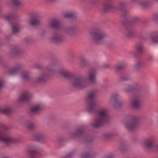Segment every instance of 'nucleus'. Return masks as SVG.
Masks as SVG:
<instances>
[{"label":"nucleus","instance_id":"1","mask_svg":"<svg viewBox=\"0 0 158 158\" xmlns=\"http://www.w3.org/2000/svg\"><path fill=\"white\" fill-rule=\"evenodd\" d=\"M60 74L64 78L68 79H73V81L71 83L72 87L75 89H82L86 86V78L84 77H76L66 70H60Z\"/></svg>","mask_w":158,"mask_h":158},{"label":"nucleus","instance_id":"2","mask_svg":"<svg viewBox=\"0 0 158 158\" xmlns=\"http://www.w3.org/2000/svg\"><path fill=\"white\" fill-rule=\"evenodd\" d=\"M92 40L94 44L100 45L104 44L107 35L103 32L100 28H93L90 32Z\"/></svg>","mask_w":158,"mask_h":158},{"label":"nucleus","instance_id":"3","mask_svg":"<svg viewBox=\"0 0 158 158\" xmlns=\"http://www.w3.org/2000/svg\"><path fill=\"white\" fill-rule=\"evenodd\" d=\"M109 121V118L107 113L106 110H103L98 113V116L95 119L93 126L95 128H98L108 123Z\"/></svg>","mask_w":158,"mask_h":158},{"label":"nucleus","instance_id":"4","mask_svg":"<svg viewBox=\"0 0 158 158\" xmlns=\"http://www.w3.org/2000/svg\"><path fill=\"white\" fill-rule=\"evenodd\" d=\"M140 120L139 117L130 115L128 117V121L125 124V127L130 131L135 130L139 126Z\"/></svg>","mask_w":158,"mask_h":158},{"label":"nucleus","instance_id":"5","mask_svg":"<svg viewBox=\"0 0 158 158\" xmlns=\"http://www.w3.org/2000/svg\"><path fill=\"white\" fill-rule=\"evenodd\" d=\"M0 141L5 143L6 145L17 144L23 142V140L21 139L6 136V133L4 131L1 130H0Z\"/></svg>","mask_w":158,"mask_h":158},{"label":"nucleus","instance_id":"6","mask_svg":"<svg viewBox=\"0 0 158 158\" xmlns=\"http://www.w3.org/2000/svg\"><path fill=\"white\" fill-rule=\"evenodd\" d=\"M55 64H50L46 69V71L41 74L38 76L36 79V82L38 83L44 84L46 82L48 78L49 77L48 73H52L54 72Z\"/></svg>","mask_w":158,"mask_h":158},{"label":"nucleus","instance_id":"7","mask_svg":"<svg viewBox=\"0 0 158 158\" xmlns=\"http://www.w3.org/2000/svg\"><path fill=\"white\" fill-rule=\"evenodd\" d=\"M96 93L94 91L90 92L87 96L89 99L87 105V110L89 112L91 113L96 110V106L97 105L96 102L94 99L96 95Z\"/></svg>","mask_w":158,"mask_h":158},{"label":"nucleus","instance_id":"8","mask_svg":"<svg viewBox=\"0 0 158 158\" xmlns=\"http://www.w3.org/2000/svg\"><path fill=\"white\" fill-rule=\"evenodd\" d=\"M29 24L30 26L36 27L41 25V22L39 20L40 16L37 13H31L30 15Z\"/></svg>","mask_w":158,"mask_h":158},{"label":"nucleus","instance_id":"9","mask_svg":"<svg viewBox=\"0 0 158 158\" xmlns=\"http://www.w3.org/2000/svg\"><path fill=\"white\" fill-rule=\"evenodd\" d=\"M110 102L113 104V107L114 108H119L123 105V103L119 100L118 95L116 93L112 94L110 98Z\"/></svg>","mask_w":158,"mask_h":158},{"label":"nucleus","instance_id":"10","mask_svg":"<svg viewBox=\"0 0 158 158\" xmlns=\"http://www.w3.org/2000/svg\"><path fill=\"white\" fill-rule=\"evenodd\" d=\"M132 106L135 109H138L140 107L142 101L140 94H135L132 98Z\"/></svg>","mask_w":158,"mask_h":158},{"label":"nucleus","instance_id":"11","mask_svg":"<svg viewBox=\"0 0 158 158\" xmlns=\"http://www.w3.org/2000/svg\"><path fill=\"white\" fill-rule=\"evenodd\" d=\"M51 41L56 44H60L63 42L64 37L61 34L57 32H54L51 38Z\"/></svg>","mask_w":158,"mask_h":158},{"label":"nucleus","instance_id":"12","mask_svg":"<svg viewBox=\"0 0 158 158\" xmlns=\"http://www.w3.org/2000/svg\"><path fill=\"white\" fill-rule=\"evenodd\" d=\"M86 134V131L84 128H77L74 132L71 134V136L72 138L75 139L79 137L81 140Z\"/></svg>","mask_w":158,"mask_h":158},{"label":"nucleus","instance_id":"13","mask_svg":"<svg viewBox=\"0 0 158 158\" xmlns=\"http://www.w3.org/2000/svg\"><path fill=\"white\" fill-rule=\"evenodd\" d=\"M32 96L29 93L24 92L22 93L18 99L19 103H27L31 100Z\"/></svg>","mask_w":158,"mask_h":158},{"label":"nucleus","instance_id":"14","mask_svg":"<svg viewBox=\"0 0 158 158\" xmlns=\"http://www.w3.org/2000/svg\"><path fill=\"white\" fill-rule=\"evenodd\" d=\"M41 149L35 146L33 147L32 148H29L26 150V152L28 156L31 158H35L36 156L41 152Z\"/></svg>","mask_w":158,"mask_h":158},{"label":"nucleus","instance_id":"15","mask_svg":"<svg viewBox=\"0 0 158 158\" xmlns=\"http://www.w3.org/2000/svg\"><path fill=\"white\" fill-rule=\"evenodd\" d=\"M136 59L135 63L134 66V70L137 72H139L144 66L143 59L141 57H135Z\"/></svg>","mask_w":158,"mask_h":158},{"label":"nucleus","instance_id":"16","mask_svg":"<svg viewBox=\"0 0 158 158\" xmlns=\"http://www.w3.org/2000/svg\"><path fill=\"white\" fill-rule=\"evenodd\" d=\"M135 51L133 54L134 57H140L141 55L144 53L143 45L142 44H138L135 46Z\"/></svg>","mask_w":158,"mask_h":158},{"label":"nucleus","instance_id":"17","mask_svg":"<svg viewBox=\"0 0 158 158\" xmlns=\"http://www.w3.org/2000/svg\"><path fill=\"white\" fill-rule=\"evenodd\" d=\"M155 139L153 137H150L145 139L144 141V147L148 149H152L155 146Z\"/></svg>","mask_w":158,"mask_h":158},{"label":"nucleus","instance_id":"18","mask_svg":"<svg viewBox=\"0 0 158 158\" xmlns=\"http://www.w3.org/2000/svg\"><path fill=\"white\" fill-rule=\"evenodd\" d=\"M112 0H106L103 4V10L107 12L114 8Z\"/></svg>","mask_w":158,"mask_h":158},{"label":"nucleus","instance_id":"19","mask_svg":"<svg viewBox=\"0 0 158 158\" xmlns=\"http://www.w3.org/2000/svg\"><path fill=\"white\" fill-rule=\"evenodd\" d=\"M23 66V65L20 64H16L14 68L10 70L9 74L10 75H14L18 73Z\"/></svg>","mask_w":158,"mask_h":158},{"label":"nucleus","instance_id":"20","mask_svg":"<svg viewBox=\"0 0 158 158\" xmlns=\"http://www.w3.org/2000/svg\"><path fill=\"white\" fill-rule=\"evenodd\" d=\"M127 4V3L123 1H120L119 2V8L121 10L123 13L122 16L124 19L126 17L128 13L127 9L125 7V6Z\"/></svg>","mask_w":158,"mask_h":158},{"label":"nucleus","instance_id":"21","mask_svg":"<svg viewBox=\"0 0 158 158\" xmlns=\"http://www.w3.org/2000/svg\"><path fill=\"white\" fill-rule=\"evenodd\" d=\"M76 28L77 27L75 26L67 27L64 28V31L68 35H72L76 33Z\"/></svg>","mask_w":158,"mask_h":158},{"label":"nucleus","instance_id":"22","mask_svg":"<svg viewBox=\"0 0 158 158\" xmlns=\"http://www.w3.org/2000/svg\"><path fill=\"white\" fill-rule=\"evenodd\" d=\"M40 105H37L31 107L29 109L28 113L30 115L33 116L36 115L39 112L41 109Z\"/></svg>","mask_w":158,"mask_h":158},{"label":"nucleus","instance_id":"23","mask_svg":"<svg viewBox=\"0 0 158 158\" xmlns=\"http://www.w3.org/2000/svg\"><path fill=\"white\" fill-rule=\"evenodd\" d=\"M139 20V19L137 17L134 18L131 21H129L127 19H125L123 22V25L126 27L128 26H131L137 23Z\"/></svg>","mask_w":158,"mask_h":158},{"label":"nucleus","instance_id":"24","mask_svg":"<svg viewBox=\"0 0 158 158\" xmlns=\"http://www.w3.org/2000/svg\"><path fill=\"white\" fill-rule=\"evenodd\" d=\"M63 16L65 19L71 21L76 20L77 19L75 14L72 12H64L63 14Z\"/></svg>","mask_w":158,"mask_h":158},{"label":"nucleus","instance_id":"25","mask_svg":"<svg viewBox=\"0 0 158 158\" xmlns=\"http://www.w3.org/2000/svg\"><path fill=\"white\" fill-rule=\"evenodd\" d=\"M12 27V31L15 34L18 33L19 31V23L17 22H10Z\"/></svg>","mask_w":158,"mask_h":158},{"label":"nucleus","instance_id":"26","mask_svg":"<svg viewBox=\"0 0 158 158\" xmlns=\"http://www.w3.org/2000/svg\"><path fill=\"white\" fill-rule=\"evenodd\" d=\"M50 26L52 28L56 30H59L62 27L60 23L56 20H54L52 21L50 24Z\"/></svg>","mask_w":158,"mask_h":158},{"label":"nucleus","instance_id":"27","mask_svg":"<svg viewBox=\"0 0 158 158\" xmlns=\"http://www.w3.org/2000/svg\"><path fill=\"white\" fill-rule=\"evenodd\" d=\"M96 73V70L94 69L91 70L89 72L88 78L92 82H95Z\"/></svg>","mask_w":158,"mask_h":158},{"label":"nucleus","instance_id":"28","mask_svg":"<svg viewBox=\"0 0 158 158\" xmlns=\"http://www.w3.org/2000/svg\"><path fill=\"white\" fill-rule=\"evenodd\" d=\"M33 139L37 142H43L45 140V137L42 134H37L34 135Z\"/></svg>","mask_w":158,"mask_h":158},{"label":"nucleus","instance_id":"29","mask_svg":"<svg viewBox=\"0 0 158 158\" xmlns=\"http://www.w3.org/2000/svg\"><path fill=\"white\" fill-rule=\"evenodd\" d=\"M11 53L13 56H16L21 55L22 52L17 46H13L12 48Z\"/></svg>","mask_w":158,"mask_h":158},{"label":"nucleus","instance_id":"30","mask_svg":"<svg viewBox=\"0 0 158 158\" xmlns=\"http://www.w3.org/2000/svg\"><path fill=\"white\" fill-rule=\"evenodd\" d=\"M140 89V88L136 85H128L127 88L126 89V91L127 92H130L132 91H138Z\"/></svg>","mask_w":158,"mask_h":158},{"label":"nucleus","instance_id":"31","mask_svg":"<svg viewBox=\"0 0 158 158\" xmlns=\"http://www.w3.org/2000/svg\"><path fill=\"white\" fill-rule=\"evenodd\" d=\"M94 139L93 137L91 135L85 134L82 141L85 143H91L93 142Z\"/></svg>","mask_w":158,"mask_h":158},{"label":"nucleus","instance_id":"32","mask_svg":"<svg viewBox=\"0 0 158 158\" xmlns=\"http://www.w3.org/2000/svg\"><path fill=\"white\" fill-rule=\"evenodd\" d=\"M21 78L22 80L24 81H27L30 80L31 77L29 72L26 71H23L22 73Z\"/></svg>","mask_w":158,"mask_h":158},{"label":"nucleus","instance_id":"33","mask_svg":"<svg viewBox=\"0 0 158 158\" xmlns=\"http://www.w3.org/2000/svg\"><path fill=\"white\" fill-rule=\"evenodd\" d=\"M120 149V152L122 154H124L128 151V149L125 142L123 141L121 143Z\"/></svg>","mask_w":158,"mask_h":158},{"label":"nucleus","instance_id":"34","mask_svg":"<svg viewBox=\"0 0 158 158\" xmlns=\"http://www.w3.org/2000/svg\"><path fill=\"white\" fill-rule=\"evenodd\" d=\"M135 35V32L133 29H128L125 33V36L127 38L130 39L133 37Z\"/></svg>","mask_w":158,"mask_h":158},{"label":"nucleus","instance_id":"35","mask_svg":"<svg viewBox=\"0 0 158 158\" xmlns=\"http://www.w3.org/2000/svg\"><path fill=\"white\" fill-rule=\"evenodd\" d=\"M18 18V17L16 14L12 12L10 13L8 15L6 16L5 19L7 21H10L11 19H16Z\"/></svg>","mask_w":158,"mask_h":158},{"label":"nucleus","instance_id":"36","mask_svg":"<svg viewBox=\"0 0 158 158\" xmlns=\"http://www.w3.org/2000/svg\"><path fill=\"white\" fill-rule=\"evenodd\" d=\"M80 60L82 66L87 67L90 65V63L83 57H81L80 58Z\"/></svg>","mask_w":158,"mask_h":158},{"label":"nucleus","instance_id":"37","mask_svg":"<svg viewBox=\"0 0 158 158\" xmlns=\"http://www.w3.org/2000/svg\"><path fill=\"white\" fill-rule=\"evenodd\" d=\"M10 1L11 4L15 7H19L22 5L20 0H10Z\"/></svg>","mask_w":158,"mask_h":158},{"label":"nucleus","instance_id":"38","mask_svg":"<svg viewBox=\"0 0 158 158\" xmlns=\"http://www.w3.org/2000/svg\"><path fill=\"white\" fill-rule=\"evenodd\" d=\"M151 39L153 43H158V32L154 33L151 36Z\"/></svg>","mask_w":158,"mask_h":158},{"label":"nucleus","instance_id":"39","mask_svg":"<svg viewBox=\"0 0 158 158\" xmlns=\"http://www.w3.org/2000/svg\"><path fill=\"white\" fill-rule=\"evenodd\" d=\"M94 157V155L89 152H84L81 155V158H93Z\"/></svg>","mask_w":158,"mask_h":158},{"label":"nucleus","instance_id":"40","mask_svg":"<svg viewBox=\"0 0 158 158\" xmlns=\"http://www.w3.org/2000/svg\"><path fill=\"white\" fill-rule=\"evenodd\" d=\"M2 113L5 114H10L12 111L11 109L9 107H6L2 108Z\"/></svg>","mask_w":158,"mask_h":158},{"label":"nucleus","instance_id":"41","mask_svg":"<svg viewBox=\"0 0 158 158\" xmlns=\"http://www.w3.org/2000/svg\"><path fill=\"white\" fill-rule=\"evenodd\" d=\"M139 4L143 8L147 7L150 5V3L148 2H140Z\"/></svg>","mask_w":158,"mask_h":158},{"label":"nucleus","instance_id":"42","mask_svg":"<svg viewBox=\"0 0 158 158\" xmlns=\"http://www.w3.org/2000/svg\"><path fill=\"white\" fill-rule=\"evenodd\" d=\"M125 67V65L124 64L121 65H117L115 67V70L117 71H119L123 69Z\"/></svg>","mask_w":158,"mask_h":158},{"label":"nucleus","instance_id":"43","mask_svg":"<svg viewBox=\"0 0 158 158\" xmlns=\"http://www.w3.org/2000/svg\"><path fill=\"white\" fill-rule=\"evenodd\" d=\"M0 64L4 67H6L7 65V63L2 60V57L1 56H0Z\"/></svg>","mask_w":158,"mask_h":158},{"label":"nucleus","instance_id":"44","mask_svg":"<svg viewBox=\"0 0 158 158\" xmlns=\"http://www.w3.org/2000/svg\"><path fill=\"white\" fill-rule=\"evenodd\" d=\"M28 128L30 130H33L35 128L34 125L32 123H30L27 124Z\"/></svg>","mask_w":158,"mask_h":158},{"label":"nucleus","instance_id":"45","mask_svg":"<svg viewBox=\"0 0 158 158\" xmlns=\"http://www.w3.org/2000/svg\"><path fill=\"white\" fill-rule=\"evenodd\" d=\"M74 151H73L68 153L65 156V158H68L72 157L75 154Z\"/></svg>","mask_w":158,"mask_h":158},{"label":"nucleus","instance_id":"46","mask_svg":"<svg viewBox=\"0 0 158 158\" xmlns=\"http://www.w3.org/2000/svg\"><path fill=\"white\" fill-rule=\"evenodd\" d=\"M129 80L128 77L127 76L121 77L120 78L119 81H126Z\"/></svg>","mask_w":158,"mask_h":158},{"label":"nucleus","instance_id":"47","mask_svg":"<svg viewBox=\"0 0 158 158\" xmlns=\"http://www.w3.org/2000/svg\"><path fill=\"white\" fill-rule=\"evenodd\" d=\"M115 155L113 153H111L105 156V158H113L115 157Z\"/></svg>","mask_w":158,"mask_h":158},{"label":"nucleus","instance_id":"48","mask_svg":"<svg viewBox=\"0 0 158 158\" xmlns=\"http://www.w3.org/2000/svg\"><path fill=\"white\" fill-rule=\"evenodd\" d=\"M111 136V135L109 133H105L103 134V136L106 138H109Z\"/></svg>","mask_w":158,"mask_h":158},{"label":"nucleus","instance_id":"49","mask_svg":"<svg viewBox=\"0 0 158 158\" xmlns=\"http://www.w3.org/2000/svg\"><path fill=\"white\" fill-rule=\"evenodd\" d=\"M25 40L26 43L28 44H30L32 42V40L28 37L26 38Z\"/></svg>","mask_w":158,"mask_h":158},{"label":"nucleus","instance_id":"50","mask_svg":"<svg viewBox=\"0 0 158 158\" xmlns=\"http://www.w3.org/2000/svg\"><path fill=\"white\" fill-rule=\"evenodd\" d=\"M114 44L112 42L108 43L107 44V46L109 48H110L113 47L114 46Z\"/></svg>","mask_w":158,"mask_h":158},{"label":"nucleus","instance_id":"51","mask_svg":"<svg viewBox=\"0 0 158 158\" xmlns=\"http://www.w3.org/2000/svg\"><path fill=\"white\" fill-rule=\"evenodd\" d=\"M46 32L45 31H43L40 34V35L42 37L45 36L46 35Z\"/></svg>","mask_w":158,"mask_h":158},{"label":"nucleus","instance_id":"52","mask_svg":"<svg viewBox=\"0 0 158 158\" xmlns=\"http://www.w3.org/2000/svg\"><path fill=\"white\" fill-rule=\"evenodd\" d=\"M58 140L59 142L61 143L64 141L65 140V139H64L63 138L60 137L58 138Z\"/></svg>","mask_w":158,"mask_h":158},{"label":"nucleus","instance_id":"53","mask_svg":"<svg viewBox=\"0 0 158 158\" xmlns=\"http://www.w3.org/2000/svg\"><path fill=\"white\" fill-rule=\"evenodd\" d=\"M103 67L104 69H106V68H110V66L109 64H105L103 65Z\"/></svg>","mask_w":158,"mask_h":158},{"label":"nucleus","instance_id":"54","mask_svg":"<svg viewBox=\"0 0 158 158\" xmlns=\"http://www.w3.org/2000/svg\"><path fill=\"white\" fill-rule=\"evenodd\" d=\"M154 18L156 21L158 20V14H155L154 16Z\"/></svg>","mask_w":158,"mask_h":158},{"label":"nucleus","instance_id":"55","mask_svg":"<svg viewBox=\"0 0 158 158\" xmlns=\"http://www.w3.org/2000/svg\"><path fill=\"white\" fill-rule=\"evenodd\" d=\"M3 85V81L2 80L0 79V89H1Z\"/></svg>","mask_w":158,"mask_h":158},{"label":"nucleus","instance_id":"56","mask_svg":"<svg viewBox=\"0 0 158 158\" xmlns=\"http://www.w3.org/2000/svg\"><path fill=\"white\" fill-rule=\"evenodd\" d=\"M153 58L152 56H150L148 58V60L150 61H151L152 60Z\"/></svg>","mask_w":158,"mask_h":158},{"label":"nucleus","instance_id":"57","mask_svg":"<svg viewBox=\"0 0 158 158\" xmlns=\"http://www.w3.org/2000/svg\"><path fill=\"white\" fill-rule=\"evenodd\" d=\"M11 39V36H8L6 37V39L7 40H9Z\"/></svg>","mask_w":158,"mask_h":158},{"label":"nucleus","instance_id":"58","mask_svg":"<svg viewBox=\"0 0 158 158\" xmlns=\"http://www.w3.org/2000/svg\"><path fill=\"white\" fill-rule=\"evenodd\" d=\"M155 147L157 148V149L158 150V144L155 145Z\"/></svg>","mask_w":158,"mask_h":158},{"label":"nucleus","instance_id":"59","mask_svg":"<svg viewBox=\"0 0 158 158\" xmlns=\"http://www.w3.org/2000/svg\"><path fill=\"white\" fill-rule=\"evenodd\" d=\"M9 157L7 156H3L2 158H9Z\"/></svg>","mask_w":158,"mask_h":158},{"label":"nucleus","instance_id":"60","mask_svg":"<svg viewBox=\"0 0 158 158\" xmlns=\"http://www.w3.org/2000/svg\"><path fill=\"white\" fill-rule=\"evenodd\" d=\"M2 109L0 108V113H2Z\"/></svg>","mask_w":158,"mask_h":158},{"label":"nucleus","instance_id":"61","mask_svg":"<svg viewBox=\"0 0 158 158\" xmlns=\"http://www.w3.org/2000/svg\"><path fill=\"white\" fill-rule=\"evenodd\" d=\"M5 129L6 130H8L9 129V128H6V127H5Z\"/></svg>","mask_w":158,"mask_h":158},{"label":"nucleus","instance_id":"62","mask_svg":"<svg viewBox=\"0 0 158 158\" xmlns=\"http://www.w3.org/2000/svg\"><path fill=\"white\" fill-rule=\"evenodd\" d=\"M131 0L135 2V1H136L137 0Z\"/></svg>","mask_w":158,"mask_h":158},{"label":"nucleus","instance_id":"63","mask_svg":"<svg viewBox=\"0 0 158 158\" xmlns=\"http://www.w3.org/2000/svg\"><path fill=\"white\" fill-rule=\"evenodd\" d=\"M1 44H0V46H1Z\"/></svg>","mask_w":158,"mask_h":158}]
</instances>
